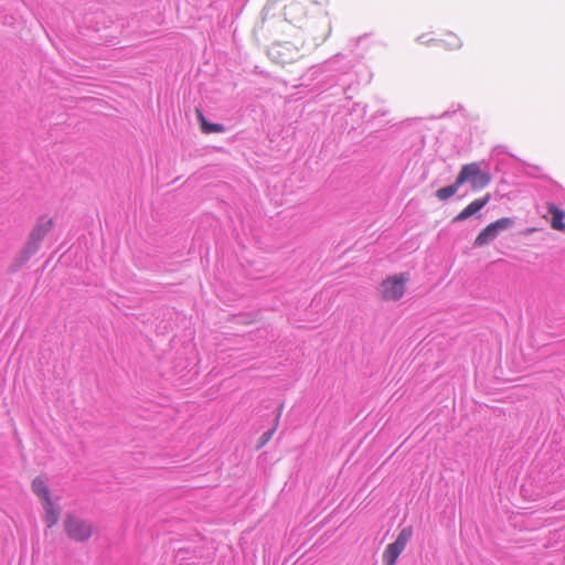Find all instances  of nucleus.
<instances>
[{
    "label": "nucleus",
    "mask_w": 565,
    "mask_h": 565,
    "mask_svg": "<svg viewBox=\"0 0 565 565\" xmlns=\"http://www.w3.org/2000/svg\"><path fill=\"white\" fill-rule=\"evenodd\" d=\"M408 281V273L390 275L376 286V296L383 302L399 301L406 292Z\"/></svg>",
    "instance_id": "f257e3e1"
},
{
    "label": "nucleus",
    "mask_w": 565,
    "mask_h": 565,
    "mask_svg": "<svg viewBox=\"0 0 565 565\" xmlns=\"http://www.w3.org/2000/svg\"><path fill=\"white\" fill-rule=\"evenodd\" d=\"M491 182V175L488 171L481 169L479 162H471L462 166L457 175V185L469 183L473 191L487 188Z\"/></svg>",
    "instance_id": "f03ea898"
},
{
    "label": "nucleus",
    "mask_w": 565,
    "mask_h": 565,
    "mask_svg": "<svg viewBox=\"0 0 565 565\" xmlns=\"http://www.w3.org/2000/svg\"><path fill=\"white\" fill-rule=\"evenodd\" d=\"M63 527L67 537L74 542L88 541L95 531L92 522L77 518L73 514L65 515Z\"/></svg>",
    "instance_id": "7ed1b4c3"
},
{
    "label": "nucleus",
    "mask_w": 565,
    "mask_h": 565,
    "mask_svg": "<svg viewBox=\"0 0 565 565\" xmlns=\"http://www.w3.org/2000/svg\"><path fill=\"white\" fill-rule=\"evenodd\" d=\"M54 221L47 215L40 216L33 225L24 247L26 257L36 253L47 233L53 228Z\"/></svg>",
    "instance_id": "20e7f679"
},
{
    "label": "nucleus",
    "mask_w": 565,
    "mask_h": 565,
    "mask_svg": "<svg viewBox=\"0 0 565 565\" xmlns=\"http://www.w3.org/2000/svg\"><path fill=\"white\" fill-rule=\"evenodd\" d=\"M412 535L413 532L411 527H405L398 533L396 540L388 544L383 553L384 565H395L396 559L411 541Z\"/></svg>",
    "instance_id": "39448f33"
},
{
    "label": "nucleus",
    "mask_w": 565,
    "mask_h": 565,
    "mask_svg": "<svg viewBox=\"0 0 565 565\" xmlns=\"http://www.w3.org/2000/svg\"><path fill=\"white\" fill-rule=\"evenodd\" d=\"M513 220L510 217H502L497 220L495 222L490 223L487 225L476 237L473 245L476 247H481L490 242L494 241L498 234L501 231H504L512 226Z\"/></svg>",
    "instance_id": "423d86ee"
},
{
    "label": "nucleus",
    "mask_w": 565,
    "mask_h": 565,
    "mask_svg": "<svg viewBox=\"0 0 565 565\" xmlns=\"http://www.w3.org/2000/svg\"><path fill=\"white\" fill-rule=\"evenodd\" d=\"M491 200V194L487 193L484 196L477 199L469 203L459 214L454 217V222H461L479 212Z\"/></svg>",
    "instance_id": "0eeeda50"
},
{
    "label": "nucleus",
    "mask_w": 565,
    "mask_h": 565,
    "mask_svg": "<svg viewBox=\"0 0 565 565\" xmlns=\"http://www.w3.org/2000/svg\"><path fill=\"white\" fill-rule=\"evenodd\" d=\"M546 209L551 215L550 225L553 230L564 232L565 231V212L553 203H547Z\"/></svg>",
    "instance_id": "6e6552de"
},
{
    "label": "nucleus",
    "mask_w": 565,
    "mask_h": 565,
    "mask_svg": "<svg viewBox=\"0 0 565 565\" xmlns=\"http://www.w3.org/2000/svg\"><path fill=\"white\" fill-rule=\"evenodd\" d=\"M45 515L44 521L49 529L55 526L60 520V508L56 507L53 501L42 503Z\"/></svg>",
    "instance_id": "1a4fd4ad"
},
{
    "label": "nucleus",
    "mask_w": 565,
    "mask_h": 565,
    "mask_svg": "<svg viewBox=\"0 0 565 565\" xmlns=\"http://www.w3.org/2000/svg\"><path fill=\"white\" fill-rule=\"evenodd\" d=\"M32 490L36 494V497L40 499L41 503L51 501L50 489L42 478L36 477L33 479Z\"/></svg>",
    "instance_id": "9d476101"
},
{
    "label": "nucleus",
    "mask_w": 565,
    "mask_h": 565,
    "mask_svg": "<svg viewBox=\"0 0 565 565\" xmlns=\"http://www.w3.org/2000/svg\"><path fill=\"white\" fill-rule=\"evenodd\" d=\"M195 113H196V116H198V119L200 121L201 129L203 132L212 134V132H223L225 130L224 126L221 124L209 122L200 109H196Z\"/></svg>",
    "instance_id": "9b49d317"
},
{
    "label": "nucleus",
    "mask_w": 565,
    "mask_h": 565,
    "mask_svg": "<svg viewBox=\"0 0 565 565\" xmlns=\"http://www.w3.org/2000/svg\"><path fill=\"white\" fill-rule=\"evenodd\" d=\"M460 185H457V180L454 182V184L441 188L437 191V196L440 200H447L451 198L459 189Z\"/></svg>",
    "instance_id": "f8f14e48"
},
{
    "label": "nucleus",
    "mask_w": 565,
    "mask_h": 565,
    "mask_svg": "<svg viewBox=\"0 0 565 565\" xmlns=\"http://www.w3.org/2000/svg\"><path fill=\"white\" fill-rule=\"evenodd\" d=\"M445 45L448 47V49H458L460 47L461 43H460V40L458 39V36L451 32H448L444 35V39L441 40Z\"/></svg>",
    "instance_id": "ddd939ff"
},
{
    "label": "nucleus",
    "mask_w": 565,
    "mask_h": 565,
    "mask_svg": "<svg viewBox=\"0 0 565 565\" xmlns=\"http://www.w3.org/2000/svg\"><path fill=\"white\" fill-rule=\"evenodd\" d=\"M277 423H278V420L276 422V425H275L271 429H269V430L265 431V433L259 437V439H258V441H257V446H256V448H257V449L263 448L267 443H269V440L273 438V436H274V434H275V431H276Z\"/></svg>",
    "instance_id": "4468645a"
}]
</instances>
